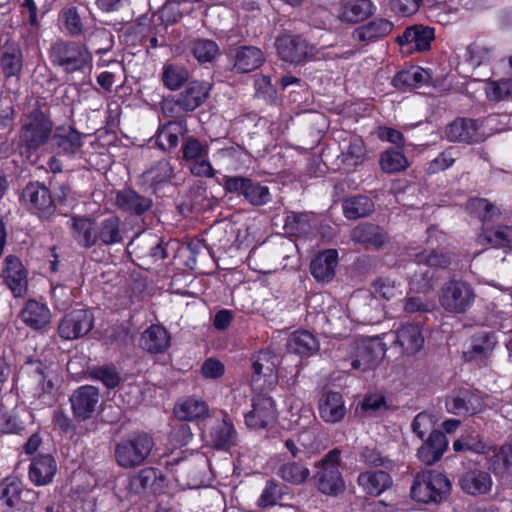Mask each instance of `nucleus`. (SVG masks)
Returning a JSON list of instances; mask_svg holds the SVG:
<instances>
[{
	"mask_svg": "<svg viewBox=\"0 0 512 512\" xmlns=\"http://www.w3.org/2000/svg\"><path fill=\"white\" fill-rule=\"evenodd\" d=\"M176 464V473H178L182 478L187 476L196 482L207 467V459L204 455L197 453L192 455L191 458L185 459L182 462H177Z\"/></svg>",
	"mask_w": 512,
	"mask_h": 512,
	"instance_id": "51",
	"label": "nucleus"
},
{
	"mask_svg": "<svg viewBox=\"0 0 512 512\" xmlns=\"http://www.w3.org/2000/svg\"><path fill=\"white\" fill-rule=\"evenodd\" d=\"M2 276L15 297H21L27 291V272L19 258L12 255L5 258V268Z\"/></svg>",
	"mask_w": 512,
	"mask_h": 512,
	"instance_id": "19",
	"label": "nucleus"
},
{
	"mask_svg": "<svg viewBox=\"0 0 512 512\" xmlns=\"http://www.w3.org/2000/svg\"><path fill=\"white\" fill-rule=\"evenodd\" d=\"M277 474L287 483L300 485L308 479L310 471L301 463L287 462L279 467Z\"/></svg>",
	"mask_w": 512,
	"mask_h": 512,
	"instance_id": "52",
	"label": "nucleus"
},
{
	"mask_svg": "<svg viewBox=\"0 0 512 512\" xmlns=\"http://www.w3.org/2000/svg\"><path fill=\"white\" fill-rule=\"evenodd\" d=\"M174 176V169L169 160L157 161L143 173L145 181L153 188L168 182Z\"/></svg>",
	"mask_w": 512,
	"mask_h": 512,
	"instance_id": "49",
	"label": "nucleus"
},
{
	"mask_svg": "<svg viewBox=\"0 0 512 512\" xmlns=\"http://www.w3.org/2000/svg\"><path fill=\"white\" fill-rule=\"evenodd\" d=\"M448 445L445 434L439 430L430 433L426 442L418 449L419 459L426 465L440 460Z\"/></svg>",
	"mask_w": 512,
	"mask_h": 512,
	"instance_id": "30",
	"label": "nucleus"
},
{
	"mask_svg": "<svg viewBox=\"0 0 512 512\" xmlns=\"http://www.w3.org/2000/svg\"><path fill=\"white\" fill-rule=\"evenodd\" d=\"M53 133V122L45 103H36L21 118L19 145L27 151H36L45 145Z\"/></svg>",
	"mask_w": 512,
	"mask_h": 512,
	"instance_id": "1",
	"label": "nucleus"
},
{
	"mask_svg": "<svg viewBox=\"0 0 512 512\" xmlns=\"http://www.w3.org/2000/svg\"><path fill=\"white\" fill-rule=\"evenodd\" d=\"M263 53L253 46H243L235 53L234 68L240 73H248L257 69L263 62Z\"/></svg>",
	"mask_w": 512,
	"mask_h": 512,
	"instance_id": "44",
	"label": "nucleus"
},
{
	"mask_svg": "<svg viewBox=\"0 0 512 512\" xmlns=\"http://www.w3.org/2000/svg\"><path fill=\"white\" fill-rule=\"evenodd\" d=\"M167 244H163L156 236H147L132 240L127 248L132 249L138 260L139 265L145 269H150L151 265L163 261L167 258Z\"/></svg>",
	"mask_w": 512,
	"mask_h": 512,
	"instance_id": "12",
	"label": "nucleus"
},
{
	"mask_svg": "<svg viewBox=\"0 0 512 512\" xmlns=\"http://www.w3.org/2000/svg\"><path fill=\"white\" fill-rule=\"evenodd\" d=\"M22 197L28 203L29 209L42 219H49L55 212V204L49 189L39 182L27 184Z\"/></svg>",
	"mask_w": 512,
	"mask_h": 512,
	"instance_id": "14",
	"label": "nucleus"
},
{
	"mask_svg": "<svg viewBox=\"0 0 512 512\" xmlns=\"http://www.w3.org/2000/svg\"><path fill=\"white\" fill-rule=\"evenodd\" d=\"M212 444L217 449H229L236 444L237 433L228 419H223L211 431Z\"/></svg>",
	"mask_w": 512,
	"mask_h": 512,
	"instance_id": "48",
	"label": "nucleus"
},
{
	"mask_svg": "<svg viewBox=\"0 0 512 512\" xmlns=\"http://www.w3.org/2000/svg\"><path fill=\"white\" fill-rule=\"evenodd\" d=\"M324 317L330 334L342 337L351 331V319L342 306L334 305L329 307Z\"/></svg>",
	"mask_w": 512,
	"mask_h": 512,
	"instance_id": "43",
	"label": "nucleus"
},
{
	"mask_svg": "<svg viewBox=\"0 0 512 512\" xmlns=\"http://www.w3.org/2000/svg\"><path fill=\"white\" fill-rule=\"evenodd\" d=\"M23 68V54L19 45L7 44L0 55V70L5 78L19 77Z\"/></svg>",
	"mask_w": 512,
	"mask_h": 512,
	"instance_id": "37",
	"label": "nucleus"
},
{
	"mask_svg": "<svg viewBox=\"0 0 512 512\" xmlns=\"http://www.w3.org/2000/svg\"><path fill=\"white\" fill-rule=\"evenodd\" d=\"M375 6L370 0H355L345 5L343 18L356 23L368 18L374 13Z\"/></svg>",
	"mask_w": 512,
	"mask_h": 512,
	"instance_id": "54",
	"label": "nucleus"
},
{
	"mask_svg": "<svg viewBox=\"0 0 512 512\" xmlns=\"http://www.w3.org/2000/svg\"><path fill=\"white\" fill-rule=\"evenodd\" d=\"M446 138L451 142H463L467 144L478 143L484 140L485 135L480 131L477 120L468 118H456L447 125Z\"/></svg>",
	"mask_w": 512,
	"mask_h": 512,
	"instance_id": "17",
	"label": "nucleus"
},
{
	"mask_svg": "<svg viewBox=\"0 0 512 512\" xmlns=\"http://www.w3.org/2000/svg\"><path fill=\"white\" fill-rule=\"evenodd\" d=\"M435 279L434 269L418 259L408 267V280L412 291L423 294L430 292L434 287Z\"/></svg>",
	"mask_w": 512,
	"mask_h": 512,
	"instance_id": "26",
	"label": "nucleus"
},
{
	"mask_svg": "<svg viewBox=\"0 0 512 512\" xmlns=\"http://www.w3.org/2000/svg\"><path fill=\"white\" fill-rule=\"evenodd\" d=\"M139 343L150 354H163L171 345V336L163 326L154 324L141 334Z\"/></svg>",
	"mask_w": 512,
	"mask_h": 512,
	"instance_id": "24",
	"label": "nucleus"
},
{
	"mask_svg": "<svg viewBox=\"0 0 512 512\" xmlns=\"http://www.w3.org/2000/svg\"><path fill=\"white\" fill-rule=\"evenodd\" d=\"M72 238L82 248L89 249L97 245V224L95 220L74 216L70 221Z\"/></svg>",
	"mask_w": 512,
	"mask_h": 512,
	"instance_id": "22",
	"label": "nucleus"
},
{
	"mask_svg": "<svg viewBox=\"0 0 512 512\" xmlns=\"http://www.w3.org/2000/svg\"><path fill=\"white\" fill-rule=\"evenodd\" d=\"M57 471L55 459L49 455H38L33 458L29 467V478L37 486L49 484Z\"/></svg>",
	"mask_w": 512,
	"mask_h": 512,
	"instance_id": "28",
	"label": "nucleus"
},
{
	"mask_svg": "<svg viewBox=\"0 0 512 512\" xmlns=\"http://www.w3.org/2000/svg\"><path fill=\"white\" fill-rule=\"evenodd\" d=\"M279 57L286 62L299 64L311 59L315 53V46L309 44L301 36L284 35L276 40Z\"/></svg>",
	"mask_w": 512,
	"mask_h": 512,
	"instance_id": "11",
	"label": "nucleus"
},
{
	"mask_svg": "<svg viewBox=\"0 0 512 512\" xmlns=\"http://www.w3.org/2000/svg\"><path fill=\"white\" fill-rule=\"evenodd\" d=\"M279 364L280 357L274 352L270 350L258 352L252 358V380L257 381L260 376L276 379V371Z\"/></svg>",
	"mask_w": 512,
	"mask_h": 512,
	"instance_id": "39",
	"label": "nucleus"
},
{
	"mask_svg": "<svg viewBox=\"0 0 512 512\" xmlns=\"http://www.w3.org/2000/svg\"><path fill=\"white\" fill-rule=\"evenodd\" d=\"M20 317L27 326L34 330L46 327L51 320L50 310L47 306L35 300L26 302Z\"/></svg>",
	"mask_w": 512,
	"mask_h": 512,
	"instance_id": "34",
	"label": "nucleus"
},
{
	"mask_svg": "<svg viewBox=\"0 0 512 512\" xmlns=\"http://www.w3.org/2000/svg\"><path fill=\"white\" fill-rule=\"evenodd\" d=\"M193 55L199 62H212L219 54V47L213 40L197 39L190 47Z\"/></svg>",
	"mask_w": 512,
	"mask_h": 512,
	"instance_id": "59",
	"label": "nucleus"
},
{
	"mask_svg": "<svg viewBox=\"0 0 512 512\" xmlns=\"http://www.w3.org/2000/svg\"><path fill=\"white\" fill-rule=\"evenodd\" d=\"M99 399L98 388L91 385L79 387L70 397L74 417L78 421H85L91 418L99 403Z\"/></svg>",
	"mask_w": 512,
	"mask_h": 512,
	"instance_id": "15",
	"label": "nucleus"
},
{
	"mask_svg": "<svg viewBox=\"0 0 512 512\" xmlns=\"http://www.w3.org/2000/svg\"><path fill=\"white\" fill-rule=\"evenodd\" d=\"M155 477L156 474L152 468L142 469L137 474L129 477L127 489L132 494H140L146 490Z\"/></svg>",
	"mask_w": 512,
	"mask_h": 512,
	"instance_id": "63",
	"label": "nucleus"
},
{
	"mask_svg": "<svg viewBox=\"0 0 512 512\" xmlns=\"http://www.w3.org/2000/svg\"><path fill=\"white\" fill-rule=\"evenodd\" d=\"M276 420V410L271 397L259 394L252 400V410L245 414V422L252 429L266 428Z\"/></svg>",
	"mask_w": 512,
	"mask_h": 512,
	"instance_id": "16",
	"label": "nucleus"
},
{
	"mask_svg": "<svg viewBox=\"0 0 512 512\" xmlns=\"http://www.w3.org/2000/svg\"><path fill=\"white\" fill-rule=\"evenodd\" d=\"M347 346L352 369L360 371L375 368L386 352L385 344L379 337L356 339Z\"/></svg>",
	"mask_w": 512,
	"mask_h": 512,
	"instance_id": "8",
	"label": "nucleus"
},
{
	"mask_svg": "<svg viewBox=\"0 0 512 512\" xmlns=\"http://www.w3.org/2000/svg\"><path fill=\"white\" fill-rule=\"evenodd\" d=\"M338 262V253L334 249L319 253L311 262L310 270L315 279L329 282L335 276V268Z\"/></svg>",
	"mask_w": 512,
	"mask_h": 512,
	"instance_id": "32",
	"label": "nucleus"
},
{
	"mask_svg": "<svg viewBox=\"0 0 512 512\" xmlns=\"http://www.w3.org/2000/svg\"><path fill=\"white\" fill-rule=\"evenodd\" d=\"M427 72L419 67L398 72L392 79L395 88L406 90L424 83L427 79Z\"/></svg>",
	"mask_w": 512,
	"mask_h": 512,
	"instance_id": "50",
	"label": "nucleus"
},
{
	"mask_svg": "<svg viewBox=\"0 0 512 512\" xmlns=\"http://www.w3.org/2000/svg\"><path fill=\"white\" fill-rule=\"evenodd\" d=\"M497 344V337L494 332L480 331L470 338V346L463 351V359L467 362L482 361L488 358Z\"/></svg>",
	"mask_w": 512,
	"mask_h": 512,
	"instance_id": "21",
	"label": "nucleus"
},
{
	"mask_svg": "<svg viewBox=\"0 0 512 512\" xmlns=\"http://www.w3.org/2000/svg\"><path fill=\"white\" fill-rule=\"evenodd\" d=\"M340 451H329L318 463L314 474L315 484L320 492L327 495H337L345 488L344 480L339 470Z\"/></svg>",
	"mask_w": 512,
	"mask_h": 512,
	"instance_id": "9",
	"label": "nucleus"
},
{
	"mask_svg": "<svg viewBox=\"0 0 512 512\" xmlns=\"http://www.w3.org/2000/svg\"><path fill=\"white\" fill-rule=\"evenodd\" d=\"M310 221V213L290 212L285 218L284 229L291 235L301 236L309 232L311 228Z\"/></svg>",
	"mask_w": 512,
	"mask_h": 512,
	"instance_id": "55",
	"label": "nucleus"
},
{
	"mask_svg": "<svg viewBox=\"0 0 512 512\" xmlns=\"http://www.w3.org/2000/svg\"><path fill=\"white\" fill-rule=\"evenodd\" d=\"M206 237L212 247L226 251L232 244L234 231L231 227L230 231H228L222 225H213L206 232Z\"/></svg>",
	"mask_w": 512,
	"mask_h": 512,
	"instance_id": "58",
	"label": "nucleus"
},
{
	"mask_svg": "<svg viewBox=\"0 0 512 512\" xmlns=\"http://www.w3.org/2000/svg\"><path fill=\"white\" fill-rule=\"evenodd\" d=\"M416 259L433 268L446 269L452 263V254L443 249L423 250L416 254Z\"/></svg>",
	"mask_w": 512,
	"mask_h": 512,
	"instance_id": "56",
	"label": "nucleus"
},
{
	"mask_svg": "<svg viewBox=\"0 0 512 512\" xmlns=\"http://www.w3.org/2000/svg\"><path fill=\"white\" fill-rule=\"evenodd\" d=\"M380 166L386 173H397L407 168L408 161L401 151L388 149L380 156Z\"/></svg>",
	"mask_w": 512,
	"mask_h": 512,
	"instance_id": "57",
	"label": "nucleus"
},
{
	"mask_svg": "<svg viewBox=\"0 0 512 512\" xmlns=\"http://www.w3.org/2000/svg\"><path fill=\"white\" fill-rule=\"evenodd\" d=\"M211 85L204 81H191L184 91L164 102L163 111L169 117H180L194 111L208 97Z\"/></svg>",
	"mask_w": 512,
	"mask_h": 512,
	"instance_id": "7",
	"label": "nucleus"
},
{
	"mask_svg": "<svg viewBox=\"0 0 512 512\" xmlns=\"http://www.w3.org/2000/svg\"><path fill=\"white\" fill-rule=\"evenodd\" d=\"M82 136L79 131L68 126L57 127L51 137L59 154L74 155L82 147Z\"/></svg>",
	"mask_w": 512,
	"mask_h": 512,
	"instance_id": "29",
	"label": "nucleus"
},
{
	"mask_svg": "<svg viewBox=\"0 0 512 512\" xmlns=\"http://www.w3.org/2000/svg\"><path fill=\"white\" fill-rule=\"evenodd\" d=\"M382 310L377 299L369 298V301L358 312L357 321L363 324H374L381 320Z\"/></svg>",
	"mask_w": 512,
	"mask_h": 512,
	"instance_id": "64",
	"label": "nucleus"
},
{
	"mask_svg": "<svg viewBox=\"0 0 512 512\" xmlns=\"http://www.w3.org/2000/svg\"><path fill=\"white\" fill-rule=\"evenodd\" d=\"M451 484L441 473L423 471L415 476L411 496L421 503H439L449 494Z\"/></svg>",
	"mask_w": 512,
	"mask_h": 512,
	"instance_id": "5",
	"label": "nucleus"
},
{
	"mask_svg": "<svg viewBox=\"0 0 512 512\" xmlns=\"http://www.w3.org/2000/svg\"><path fill=\"white\" fill-rule=\"evenodd\" d=\"M188 78V71L184 67L178 65L166 66L162 75L164 85L171 90L180 88V86L186 82Z\"/></svg>",
	"mask_w": 512,
	"mask_h": 512,
	"instance_id": "62",
	"label": "nucleus"
},
{
	"mask_svg": "<svg viewBox=\"0 0 512 512\" xmlns=\"http://www.w3.org/2000/svg\"><path fill=\"white\" fill-rule=\"evenodd\" d=\"M24 489L20 481L6 478L0 482V509L3 512H22L26 502L22 500Z\"/></svg>",
	"mask_w": 512,
	"mask_h": 512,
	"instance_id": "20",
	"label": "nucleus"
},
{
	"mask_svg": "<svg viewBox=\"0 0 512 512\" xmlns=\"http://www.w3.org/2000/svg\"><path fill=\"white\" fill-rule=\"evenodd\" d=\"M467 209L471 214L477 216L483 222L493 221L500 217L498 207L484 198H474L467 203Z\"/></svg>",
	"mask_w": 512,
	"mask_h": 512,
	"instance_id": "53",
	"label": "nucleus"
},
{
	"mask_svg": "<svg viewBox=\"0 0 512 512\" xmlns=\"http://www.w3.org/2000/svg\"><path fill=\"white\" fill-rule=\"evenodd\" d=\"M185 129L184 122L170 121L158 130L156 143L163 150H171L178 145L179 135H182Z\"/></svg>",
	"mask_w": 512,
	"mask_h": 512,
	"instance_id": "47",
	"label": "nucleus"
},
{
	"mask_svg": "<svg viewBox=\"0 0 512 512\" xmlns=\"http://www.w3.org/2000/svg\"><path fill=\"white\" fill-rule=\"evenodd\" d=\"M124 234L120 219L117 216H110L97 225V244L104 246L121 244Z\"/></svg>",
	"mask_w": 512,
	"mask_h": 512,
	"instance_id": "36",
	"label": "nucleus"
},
{
	"mask_svg": "<svg viewBox=\"0 0 512 512\" xmlns=\"http://www.w3.org/2000/svg\"><path fill=\"white\" fill-rule=\"evenodd\" d=\"M208 405L205 401L188 397L177 402L174 407L175 416L181 421H193L208 415Z\"/></svg>",
	"mask_w": 512,
	"mask_h": 512,
	"instance_id": "40",
	"label": "nucleus"
},
{
	"mask_svg": "<svg viewBox=\"0 0 512 512\" xmlns=\"http://www.w3.org/2000/svg\"><path fill=\"white\" fill-rule=\"evenodd\" d=\"M287 348L291 353L310 356L318 351L319 343L310 332L297 331L290 336Z\"/></svg>",
	"mask_w": 512,
	"mask_h": 512,
	"instance_id": "46",
	"label": "nucleus"
},
{
	"mask_svg": "<svg viewBox=\"0 0 512 512\" xmlns=\"http://www.w3.org/2000/svg\"><path fill=\"white\" fill-rule=\"evenodd\" d=\"M485 93L490 101H502L512 98V78L489 81Z\"/></svg>",
	"mask_w": 512,
	"mask_h": 512,
	"instance_id": "60",
	"label": "nucleus"
},
{
	"mask_svg": "<svg viewBox=\"0 0 512 512\" xmlns=\"http://www.w3.org/2000/svg\"><path fill=\"white\" fill-rule=\"evenodd\" d=\"M482 397L468 389L459 390L446 399V407L455 415H474L484 409Z\"/></svg>",
	"mask_w": 512,
	"mask_h": 512,
	"instance_id": "18",
	"label": "nucleus"
},
{
	"mask_svg": "<svg viewBox=\"0 0 512 512\" xmlns=\"http://www.w3.org/2000/svg\"><path fill=\"white\" fill-rule=\"evenodd\" d=\"M351 239L355 243L366 247L371 246L379 248L387 242L388 237L380 226L372 223H362L353 228L351 231Z\"/></svg>",
	"mask_w": 512,
	"mask_h": 512,
	"instance_id": "31",
	"label": "nucleus"
},
{
	"mask_svg": "<svg viewBox=\"0 0 512 512\" xmlns=\"http://www.w3.org/2000/svg\"><path fill=\"white\" fill-rule=\"evenodd\" d=\"M476 292L471 283L461 279H450L438 291V302L449 314L467 313L476 300Z\"/></svg>",
	"mask_w": 512,
	"mask_h": 512,
	"instance_id": "3",
	"label": "nucleus"
},
{
	"mask_svg": "<svg viewBox=\"0 0 512 512\" xmlns=\"http://www.w3.org/2000/svg\"><path fill=\"white\" fill-rule=\"evenodd\" d=\"M357 482L367 494L378 496L391 487L392 478L382 470L366 471L359 474Z\"/></svg>",
	"mask_w": 512,
	"mask_h": 512,
	"instance_id": "35",
	"label": "nucleus"
},
{
	"mask_svg": "<svg viewBox=\"0 0 512 512\" xmlns=\"http://www.w3.org/2000/svg\"><path fill=\"white\" fill-rule=\"evenodd\" d=\"M480 239L494 248L512 249V225H498L482 229Z\"/></svg>",
	"mask_w": 512,
	"mask_h": 512,
	"instance_id": "42",
	"label": "nucleus"
},
{
	"mask_svg": "<svg viewBox=\"0 0 512 512\" xmlns=\"http://www.w3.org/2000/svg\"><path fill=\"white\" fill-rule=\"evenodd\" d=\"M93 325V314L89 310L77 309L61 319L58 333L65 340H74L85 336L93 328Z\"/></svg>",
	"mask_w": 512,
	"mask_h": 512,
	"instance_id": "13",
	"label": "nucleus"
},
{
	"mask_svg": "<svg viewBox=\"0 0 512 512\" xmlns=\"http://www.w3.org/2000/svg\"><path fill=\"white\" fill-rule=\"evenodd\" d=\"M318 409L320 417L327 423H337L341 421L346 414L342 395L333 391L324 393L321 396Z\"/></svg>",
	"mask_w": 512,
	"mask_h": 512,
	"instance_id": "27",
	"label": "nucleus"
},
{
	"mask_svg": "<svg viewBox=\"0 0 512 512\" xmlns=\"http://www.w3.org/2000/svg\"><path fill=\"white\" fill-rule=\"evenodd\" d=\"M223 187L228 193L242 195L251 205L263 206L271 200L269 188L242 176H226Z\"/></svg>",
	"mask_w": 512,
	"mask_h": 512,
	"instance_id": "10",
	"label": "nucleus"
},
{
	"mask_svg": "<svg viewBox=\"0 0 512 512\" xmlns=\"http://www.w3.org/2000/svg\"><path fill=\"white\" fill-rule=\"evenodd\" d=\"M489 469L496 475H501L512 464V446H501L489 459Z\"/></svg>",
	"mask_w": 512,
	"mask_h": 512,
	"instance_id": "61",
	"label": "nucleus"
},
{
	"mask_svg": "<svg viewBox=\"0 0 512 512\" xmlns=\"http://www.w3.org/2000/svg\"><path fill=\"white\" fill-rule=\"evenodd\" d=\"M434 39V29L423 26L414 25L407 27L404 33L397 37V43L403 47L409 46L408 52L413 49L417 51H426L430 48V43Z\"/></svg>",
	"mask_w": 512,
	"mask_h": 512,
	"instance_id": "23",
	"label": "nucleus"
},
{
	"mask_svg": "<svg viewBox=\"0 0 512 512\" xmlns=\"http://www.w3.org/2000/svg\"><path fill=\"white\" fill-rule=\"evenodd\" d=\"M396 343L409 355L418 352L424 344L420 327L415 324L403 325L397 331Z\"/></svg>",
	"mask_w": 512,
	"mask_h": 512,
	"instance_id": "41",
	"label": "nucleus"
},
{
	"mask_svg": "<svg viewBox=\"0 0 512 512\" xmlns=\"http://www.w3.org/2000/svg\"><path fill=\"white\" fill-rule=\"evenodd\" d=\"M50 60L67 73L81 71L91 61L85 44L76 41L58 40L49 51Z\"/></svg>",
	"mask_w": 512,
	"mask_h": 512,
	"instance_id": "4",
	"label": "nucleus"
},
{
	"mask_svg": "<svg viewBox=\"0 0 512 512\" xmlns=\"http://www.w3.org/2000/svg\"><path fill=\"white\" fill-rule=\"evenodd\" d=\"M463 492L471 496L487 494L491 491L493 480L489 472L473 469L465 472L459 479Z\"/></svg>",
	"mask_w": 512,
	"mask_h": 512,
	"instance_id": "25",
	"label": "nucleus"
},
{
	"mask_svg": "<svg viewBox=\"0 0 512 512\" xmlns=\"http://www.w3.org/2000/svg\"><path fill=\"white\" fill-rule=\"evenodd\" d=\"M342 207L345 217L350 220L367 217L374 211L373 201L365 195L346 198L342 203Z\"/></svg>",
	"mask_w": 512,
	"mask_h": 512,
	"instance_id": "45",
	"label": "nucleus"
},
{
	"mask_svg": "<svg viewBox=\"0 0 512 512\" xmlns=\"http://www.w3.org/2000/svg\"><path fill=\"white\" fill-rule=\"evenodd\" d=\"M393 27V23L389 20L377 18L357 27L353 31L352 37L355 41L372 42L390 34Z\"/></svg>",
	"mask_w": 512,
	"mask_h": 512,
	"instance_id": "33",
	"label": "nucleus"
},
{
	"mask_svg": "<svg viewBox=\"0 0 512 512\" xmlns=\"http://www.w3.org/2000/svg\"><path fill=\"white\" fill-rule=\"evenodd\" d=\"M296 252L297 246L292 239L279 237L271 245L252 251L249 261L256 264L264 258L267 259V263L259 271L270 273L289 266L291 264L290 259L295 256Z\"/></svg>",
	"mask_w": 512,
	"mask_h": 512,
	"instance_id": "6",
	"label": "nucleus"
},
{
	"mask_svg": "<svg viewBox=\"0 0 512 512\" xmlns=\"http://www.w3.org/2000/svg\"><path fill=\"white\" fill-rule=\"evenodd\" d=\"M154 447L153 438L145 433H132L115 444L114 456L117 464L132 469L145 463Z\"/></svg>",
	"mask_w": 512,
	"mask_h": 512,
	"instance_id": "2",
	"label": "nucleus"
},
{
	"mask_svg": "<svg viewBox=\"0 0 512 512\" xmlns=\"http://www.w3.org/2000/svg\"><path fill=\"white\" fill-rule=\"evenodd\" d=\"M119 209L135 215H141L152 206V200L131 189L119 191L116 196Z\"/></svg>",
	"mask_w": 512,
	"mask_h": 512,
	"instance_id": "38",
	"label": "nucleus"
}]
</instances>
